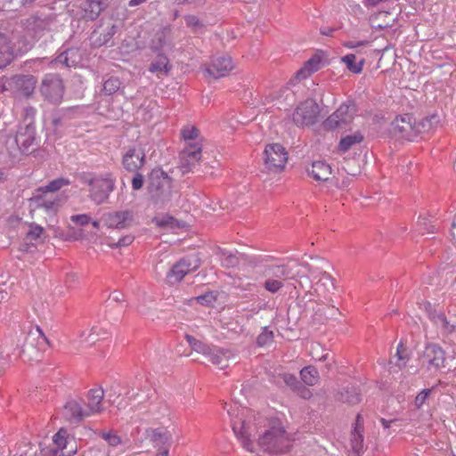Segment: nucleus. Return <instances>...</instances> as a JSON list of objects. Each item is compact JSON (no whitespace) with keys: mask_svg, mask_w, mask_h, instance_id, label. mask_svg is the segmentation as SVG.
Listing matches in <instances>:
<instances>
[{"mask_svg":"<svg viewBox=\"0 0 456 456\" xmlns=\"http://www.w3.org/2000/svg\"><path fill=\"white\" fill-rule=\"evenodd\" d=\"M173 179L160 167L153 168L148 175L147 191L155 206L163 207L172 199Z\"/></svg>","mask_w":456,"mask_h":456,"instance_id":"1","label":"nucleus"},{"mask_svg":"<svg viewBox=\"0 0 456 456\" xmlns=\"http://www.w3.org/2000/svg\"><path fill=\"white\" fill-rule=\"evenodd\" d=\"M260 448L270 454L280 455L289 452L291 441L283 427L273 425L258 438Z\"/></svg>","mask_w":456,"mask_h":456,"instance_id":"2","label":"nucleus"},{"mask_svg":"<svg viewBox=\"0 0 456 456\" xmlns=\"http://www.w3.org/2000/svg\"><path fill=\"white\" fill-rule=\"evenodd\" d=\"M185 338L193 351L201 354L212 364L219 366L221 370L228 366L230 359L228 350L205 344L191 335H186Z\"/></svg>","mask_w":456,"mask_h":456,"instance_id":"3","label":"nucleus"},{"mask_svg":"<svg viewBox=\"0 0 456 456\" xmlns=\"http://www.w3.org/2000/svg\"><path fill=\"white\" fill-rule=\"evenodd\" d=\"M6 149L10 154L19 151L22 154L28 155L35 151L32 148L36 144V126L20 125L14 137L9 136L6 140Z\"/></svg>","mask_w":456,"mask_h":456,"instance_id":"4","label":"nucleus"},{"mask_svg":"<svg viewBox=\"0 0 456 456\" xmlns=\"http://www.w3.org/2000/svg\"><path fill=\"white\" fill-rule=\"evenodd\" d=\"M357 112V106L354 100H347L338 109L329 116L322 123L327 131L346 129L354 120Z\"/></svg>","mask_w":456,"mask_h":456,"instance_id":"5","label":"nucleus"},{"mask_svg":"<svg viewBox=\"0 0 456 456\" xmlns=\"http://www.w3.org/2000/svg\"><path fill=\"white\" fill-rule=\"evenodd\" d=\"M33 42L30 39L21 37L12 45L7 42L6 37L0 34V69L5 68L18 55H22L30 50Z\"/></svg>","mask_w":456,"mask_h":456,"instance_id":"6","label":"nucleus"},{"mask_svg":"<svg viewBox=\"0 0 456 456\" xmlns=\"http://www.w3.org/2000/svg\"><path fill=\"white\" fill-rule=\"evenodd\" d=\"M63 81L59 75L47 74L43 78L39 91L45 100L58 104L61 102L64 94Z\"/></svg>","mask_w":456,"mask_h":456,"instance_id":"7","label":"nucleus"},{"mask_svg":"<svg viewBox=\"0 0 456 456\" xmlns=\"http://www.w3.org/2000/svg\"><path fill=\"white\" fill-rule=\"evenodd\" d=\"M263 154L264 165L269 172L279 173L284 169L288 154L281 144H267Z\"/></svg>","mask_w":456,"mask_h":456,"instance_id":"8","label":"nucleus"},{"mask_svg":"<svg viewBox=\"0 0 456 456\" xmlns=\"http://www.w3.org/2000/svg\"><path fill=\"white\" fill-rule=\"evenodd\" d=\"M319 114V105L315 101L308 99L295 109L292 120L297 126H313L318 121Z\"/></svg>","mask_w":456,"mask_h":456,"instance_id":"9","label":"nucleus"},{"mask_svg":"<svg viewBox=\"0 0 456 456\" xmlns=\"http://www.w3.org/2000/svg\"><path fill=\"white\" fill-rule=\"evenodd\" d=\"M114 189L115 180L110 174H107L104 177H99L89 189V198L96 205H101L108 200Z\"/></svg>","mask_w":456,"mask_h":456,"instance_id":"10","label":"nucleus"},{"mask_svg":"<svg viewBox=\"0 0 456 456\" xmlns=\"http://www.w3.org/2000/svg\"><path fill=\"white\" fill-rule=\"evenodd\" d=\"M53 21V19L51 16L32 15L25 20L24 30L33 39L40 38L45 31L50 30Z\"/></svg>","mask_w":456,"mask_h":456,"instance_id":"11","label":"nucleus"},{"mask_svg":"<svg viewBox=\"0 0 456 456\" xmlns=\"http://www.w3.org/2000/svg\"><path fill=\"white\" fill-rule=\"evenodd\" d=\"M420 360L423 365L427 366V369L431 370H439L444 366L445 362V352L441 346L436 344H429L425 347Z\"/></svg>","mask_w":456,"mask_h":456,"instance_id":"12","label":"nucleus"},{"mask_svg":"<svg viewBox=\"0 0 456 456\" xmlns=\"http://www.w3.org/2000/svg\"><path fill=\"white\" fill-rule=\"evenodd\" d=\"M390 131L395 136L413 141L415 139L413 117L411 114L397 116L391 123Z\"/></svg>","mask_w":456,"mask_h":456,"instance_id":"13","label":"nucleus"},{"mask_svg":"<svg viewBox=\"0 0 456 456\" xmlns=\"http://www.w3.org/2000/svg\"><path fill=\"white\" fill-rule=\"evenodd\" d=\"M134 219V211L130 209L104 214L102 220L109 228L126 229L130 227Z\"/></svg>","mask_w":456,"mask_h":456,"instance_id":"14","label":"nucleus"},{"mask_svg":"<svg viewBox=\"0 0 456 456\" xmlns=\"http://www.w3.org/2000/svg\"><path fill=\"white\" fill-rule=\"evenodd\" d=\"M146 162L144 150L142 148L129 147L122 157V166L127 172H136Z\"/></svg>","mask_w":456,"mask_h":456,"instance_id":"15","label":"nucleus"},{"mask_svg":"<svg viewBox=\"0 0 456 456\" xmlns=\"http://www.w3.org/2000/svg\"><path fill=\"white\" fill-rule=\"evenodd\" d=\"M201 147L197 143H190L181 154V170L183 174L192 171L201 159Z\"/></svg>","mask_w":456,"mask_h":456,"instance_id":"16","label":"nucleus"},{"mask_svg":"<svg viewBox=\"0 0 456 456\" xmlns=\"http://www.w3.org/2000/svg\"><path fill=\"white\" fill-rule=\"evenodd\" d=\"M8 85L24 97H30L37 85V78L32 75L13 76Z\"/></svg>","mask_w":456,"mask_h":456,"instance_id":"17","label":"nucleus"},{"mask_svg":"<svg viewBox=\"0 0 456 456\" xmlns=\"http://www.w3.org/2000/svg\"><path fill=\"white\" fill-rule=\"evenodd\" d=\"M46 236L44 228L36 223L29 224V230L26 233L24 242L20 244V250L24 252H34L37 243H43Z\"/></svg>","mask_w":456,"mask_h":456,"instance_id":"18","label":"nucleus"},{"mask_svg":"<svg viewBox=\"0 0 456 456\" xmlns=\"http://www.w3.org/2000/svg\"><path fill=\"white\" fill-rule=\"evenodd\" d=\"M63 416L71 424H77L90 416V411L83 408L77 400H69L63 407Z\"/></svg>","mask_w":456,"mask_h":456,"instance_id":"19","label":"nucleus"},{"mask_svg":"<svg viewBox=\"0 0 456 456\" xmlns=\"http://www.w3.org/2000/svg\"><path fill=\"white\" fill-rule=\"evenodd\" d=\"M82 60L83 53L79 47H69L61 51L53 61L56 65L76 68Z\"/></svg>","mask_w":456,"mask_h":456,"instance_id":"20","label":"nucleus"},{"mask_svg":"<svg viewBox=\"0 0 456 456\" xmlns=\"http://www.w3.org/2000/svg\"><path fill=\"white\" fill-rule=\"evenodd\" d=\"M232 69V62L230 56L223 55L215 58L210 66L206 69V72L217 79L224 77L225 74Z\"/></svg>","mask_w":456,"mask_h":456,"instance_id":"21","label":"nucleus"},{"mask_svg":"<svg viewBox=\"0 0 456 456\" xmlns=\"http://www.w3.org/2000/svg\"><path fill=\"white\" fill-rule=\"evenodd\" d=\"M265 273L277 280L294 279L299 276V271H295L294 266L289 265H269L265 268Z\"/></svg>","mask_w":456,"mask_h":456,"instance_id":"22","label":"nucleus"},{"mask_svg":"<svg viewBox=\"0 0 456 456\" xmlns=\"http://www.w3.org/2000/svg\"><path fill=\"white\" fill-rule=\"evenodd\" d=\"M108 6V0H86L84 3L85 18L90 20H96L101 12Z\"/></svg>","mask_w":456,"mask_h":456,"instance_id":"23","label":"nucleus"},{"mask_svg":"<svg viewBox=\"0 0 456 456\" xmlns=\"http://www.w3.org/2000/svg\"><path fill=\"white\" fill-rule=\"evenodd\" d=\"M306 171L316 181H327L331 174V167L326 162L318 160L313 162Z\"/></svg>","mask_w":456,"mask_h":456,"instance_id":"24","label":"nucleus"},{"mask_svg":"<svg viewBox=\"0 0 456 456\" xmlns=\"http://www.w3.org/2000/svg\"><path fill=\"white\" fill-rule=\"evenodd\" d=\"M188 265L185 258H181L176 262L167 274V281L169 284H175L183 280L189 273Z\"/></svg>","mask_w":456,"mask_h":456,"instance_id":"25","label":"nucleus"},{"mask_svg":"<svg viewBox=\"0 0 456 456\" xmlns=\"http://www.w3.org/2000/svg\"><path fill=\"white\" fill-rule=\"evenodd\" d=\"M104 391L102 387L89 390L87 395L88 403L86 409L90 411V416L102 411V401Z\"/></svg>","mask_w":456,"mask_h":456,"instance_id":"26","label":"nucleus"},{"mask_svg":"<svg viewBox=\"0 0 456 456\" xmlns=\"http://www.w3.org/2000/svg\"><path fill=\"white\" fill-rule=\"evenodd\" d=\"M321 57L314 55L305 62L304 66L296 72L294 78L290 79L289 84H292L294 80H301L308 77L312 73L319 69Z\"/></svg>","mask_w":456,"mask_h":456,"instance_id":"27","label":"nucleus"},{"mask_svg":"<svg viewBox=\"0 0 456 456\" xmlns=\"http://www.w3.org/2000/svg\"><path fill=\"white\" fill-rule=\"evenodd\" d=\"M337 400L349 405H354L361 402L360 389L354 386L345 387L337 395Z\"/></svg>","mask_w":456,"mask_h":456,"instance_id":"28","label":"nucleus"},{"mask_svg":"<svg viewBox=\"0 0 456 456\" xmlns=\"http://www.w3.org/2000/svg\"><path fill=\"white\" fill-rule=\"evenodd\" d=\"M29 200L32 207L35 208H44L48 214H54L57 211L58 201L47 199L42 193L34 195Z\"/></svg>","mask_w":456,"mask_h":456,"instance_id":"29","label":"nucleus"},{"mask_svg":"<svg viewBox=\"0 0 456 456\" xmlns=\"http://www.w3.org/2000/svg\"><path fill=\"white\" fill-rule=\"evenodd\" d=\"M117 29L118 26L115 24H111L106 28V30H104V32L100 33L99 35L98 31L94 29L91 36L94 45L96 47H101L102 45H108L113 36L116 34Z\"/></svg>","mask_w":456,"mask_h":456,"instance_id":"30","label":"nucleus"},{"mask_svg":"<svg viewBox=\"0 0 456 456\" xmlns=\"http://www.w3.org/2000/svg\"><path fill=\"white\" fill-rule=\"evenodd\" d=\"M146 438L149 439L155 446H161L166 444L170 439V434L162 428H147L145 430Z\"/></svg>","mask_w":456,"mask_h":456,"instance_id":"31","label":"nucleus"},{"mask_svg":"<svg viewBox=\"0 0 456 456\" xmlns=\"http://www.w3.org/2000/svg\"><path fill=\"white\" fill-rule=\"evenodd\" d=\"M438 122L439 117L436 114L426 117L419 120V122H416L415 118H413V128L415 132V138L419 134L422 133H427L429 130H431L435 125L438 124Z\"/></svg>","mask_w":456,"mask_h":456,"instance_id":"32","label":"nucleus"},{"mask_svg":"<svg viewBox=\"0 0 456 456\" xmlns=\"http://www.w3.org/2000/svg\"><path fill=\"white\" fill-rule=\"evenodd\" d=\"M74 108L61 109L53 114L52 124L55 133H58L60 128H62L65 122L71 118V113Z\"/></svg>","mask_w":456,"mask_h":456,"instance_id":"33","label":"nucleus"},{"mask_svg":"<svg viewBox=\"0 0 456 456\" xmlns=\"http://www.w3.org/2000/svg\"><path fill=\"white\" fill-rule=\"evenodd\" d=\"M341 61L346 64L350 72L354 74H360L362 71L365 59L361 58L357 61L355 54L348 53L341 58Z\"/></svg>","mask_w":456,"mask_h":456,"instance_id":"34","label":"nucleus"},{"mask_svg":"<svg viewBox=\"0 0 456 456\" xmlns=\"http://www.w3.org/2000/svg\"><path fill=\"white\" fill-rule=\"evenodd\" d=\"M300 377L305 385L314 386L319 381V372L314 366L304 367L300 371Z\"/></svg>","mask_w":456,"mask_h":456,"instance_id":"35","label":"nucleus"},{"mask_svg":"<svg viewBox=\"0 0 456 456\" xmlns=\"http://www.w3.org/2000/svg\"><path fill=\"white\" fill-rule=\"evenodd\" d=\"M217 255L220 256L221 264L224 267L232 268L240 264L239 257L224 248H218Z\"/></svg>","mask_w":456,"mask_h":456,"instance_id":"36","label":"nucleus"},{"mask_svg":"<svg viewBox=\"0 0 456 456\" xmlns=\"http://www.w3.org/2000/svg\"><path fill=\"white\" fill-rule=\"evenodd\" d=\"M171 66L167 56L159 54L157 60L152 61L149 67L151 72H159L162 74H167L170 70Z\"/></svg>","mask_w":456,"mask_h":456,"instance_id":"37","label":"nucleus"},{"mask_svg":"<svg viewBox=\"0 0 456 456\" xmlns=\"http://www.w3.org/2000/svg\"><path fill=\"white\" fill-rule=\"evenodd\" d=\"M363 141V135L360 132L343 137L338 144L340 151H347L353 145L360 143Z\"/></svg>","mask_w":456,"mask_h":456,"instance_id":"38","label":"nucleus"},{"mask_svg":"<svg viewBox=\"0 0 456 456\" xmlns=\"http://www.w3.org/2000/svg\"><path fill=\"white\" fill-rule=\"evenodd\" d=\"M70 182L69 179L60 177L50 181L45 187H40L37 190V192H54L61 190L62 187L69 185Z\"/></svg>","mask_w":456,"mask_h":456,"instance_id":"39","label":"nucleus"},{"mask_svg":"<svg viewBox=\"0 0 456 456\" xmlns=\"http://www.w3.org/2000/svg\"><path fill=\"white\" fill-rule=\"evenodd\" d=\"M169 32V28H164L156 33L151 45V48L154 52H159L163 48V46L166 45L167 37Z\"/></svg>","mask_w":456,"mask_h":456,"instance_id":"40","label":"nucleus"},{"mask_svg":"<svg viewBox=\"0 0 456 456\" xmlns=\"http://www.w3.org/2000/svg\"><path fill=\"white\" fill-rule=\"evenodd\" d=\"M153 222L156 224V225L162 228H179L183 225L182 222L178 221L171 216H166L161 218L155 217Z\"/></svg>","mask_w":456,"mask_h":456,"instance_id":"41","label":"nucleus"},{"mask_svg":"<svg viewBox=\"0 0 456 456\" xmlns=\"http://www.w3.org/2000/svg\"><path fill=\"white\" fill-rule=\"evenodd\" d=\"M121 82L117 77H110L103 83L102 92L106 95H111L120 88Z\"/></svg>","mask_w":456,"mask_h":456,"instance_id":"42","label":"nucleus"},{"mask_svg":"<svg viewBox=\"0 0 456 456\" xmlns=\"http://www.w3.org/2000/svg\"><path fill=\"white\" fill-rule=\"evenodd\" d=\"M436 389V386L430 388L422 389L415 397L414 405L416 409L419 410L426 403L431 394Z\"/></svg>","mask_w":456,"mask_h":456,"instance_id":"43","label":"nucleus"},{"mask_svg":"<svg viewBox=\"0 0 456 456\" xmlns=\"http://www.w3.org/2000/svg\"><path fill=\"white\" fill-rule=\"evenodd\" d=\"M363 431L353 430L351 433V444L354 452L359 453L363 447Z\"/></svg>","mask_w":456,"mask_h":456,"instance_id":"44","label":"nucleus"},{"mask_svg":"<svg viewBox=\"0 0 456 456\" xmlns=\"http://www.w3.org/2000/svg\"><path fill=\"white\" fill-rule=\"evenodd\" d=\"M37 334L49 344V341L47 340L46 337L43 333L42 330L38 326H37L35 331H33V330L28 331V337L26 338V342L21 346L20 353H25L28 349V346L33 347V344L31 342H28V340H30L32 338H34Z\"/></svg>","mask_w":456,"mask_h":456,"instance_id":"45","label":"nucleus"},{"mask_svg":"<svg viewBox=\"0 0 456 456\" xmlns=\"http://www.w3.org/2000/svg\"><path fill=\"white\" fill-rule=\"evenodd\" d=\"M317 285L322 286L328 291L335 289L333 278L326 272L321 273L320 278L317 281Z\"/></svg>","mask_w":456,"mask_h":456,"instance_id":"46","label":"nucleus"},{"mask_svg":"<svg viewBox=\"0 0 456 456\" xmlns=\"http://www.w3.org/2000/svg\"><path fill=\"white\" fill-rule=\"evenodd\" d=\"M232 429H233L234 433L236 434V436L241 440L243 447L245 449H247L248 451L252 452L253 451L252 442L249 439L246 431L244 430V425H242L241 430L240 432L237 431L235 425L232 426Z\"/></svg>","mask_w":456,"mask_h":456,"instance_id":"47","label":"nucleus"},{"mask_svg":"<svg viewBox=\"0 0 456 456\" xmlns=\"http://www.w3.org/2000/svg\"><path fill=\"white\" fill-rule=\"evenodd\" d=\"M283 287V282L277 279H273L268 276V278L264 282V288L271 292L276 293Z\"/></svg>","mask_w":456,"mask_h":456,"instance_id":"48","label":"nucleus"},{"mask_svg":"<svg viewBox=\"0 0 456 456\" xmlns=\"http://www.w3.org/2000/svg\"><path fill=\"white\" fill-rule=\"evenodd\" d=\"M438 319H439V324L437 326L441 327L444 333L452 334L455 331V330H456V322H451L450 320H448L445 317L444 314L443 316L439 317Z\"/></svg>","mask_w":456,"mask_h":456,"instance_id":"49","label":"nucleus"},{"mask_svg":"<svg viewBox=\"0 0 456 456\" xmlns=\"http://www.w3.org/2000/svg\"><path fill=\"white\" fill-rule=\"evenodd\" d=\"M273 332L272 330H268L266 327L263 329V331L256 338V343L259 346H264L268 345L273 341Z\"/></svg>","mask_w":456,"mask_h":456,"instance_id":"50","label":"nucleus"},{"mask_svg":"<svg viewBox=\"0 0 456 456\" xmlns=\"http://www.w3.org/2000/svg\"><path fill=\"white\" fill-rule=\"evenodd\" d=\"M282 379L284 383L289 387L294 392L300 387L302 382L297 379V377L293 374L285 373L282 375Z\"/></svg>","mask_w":456,"mask_h":456,"instance_id":"51","label":"nucleus"},{"mask_svg":"<svg viewBox=\"0 0 456 456\" xmlns=\"http://www.w3.org/2000/svg\"><path fill=\"white\" fill-rule=\"evenodd\" d=\"M196 301L202 305H210L216 300V296L213 291H208L205 294L198 296Z\"/></svg>","mask_w":456,"mask_h":456,"instance_id":"52","label":"nucleus"},{"mask_svg":"<svg viewBox=\"0 0 456 456\" xmlns=\"http://www.w3.org/2000/svg\"><path fill=\"white\" fill-rule=\"evenodd\" d=\"M425 305V310L428 314V318L436 324V325H438L439 324V317L443 316L444 314L443 313H438L436 312V309H433L432 307V305L429 303V302H426L424 304Z\"/></svg>","mask_w":456,"mask_h":456,"instance_id":"53","label":"nucleus"},{"mask_svg":"<svg viewBox=\"0 0 456 456\" xmlns=\"http://www.w3.org/2000/svg\"><path fill=\"white\" fill-rule=\"evenodd\" d=\"M37 110L34 107L28 106L24 110V119L22 125L35 126V116Z\"/></svg>","mask_w":456,"mask_h":456,"instance_id":"54","label":"nucleus"},{"mask_svg":"<svg viewBox=\"0 0 456 456\" xmlns=\"http://www.w3.org/2000/svg\"><path fill=\"white\" fill-rule=\"evenodd\" d=\"M100 436L110 446H117L121 444V438L118 435L111 434L110 432H101Z\"/></svg>","mask_w":456,"mask_h":456,"instance_id":"55","label":"nucleus"},{"mask_svg":"<svg viewBox=\"0 0 456 456\" xmlns=\"http://www.w3.org/2000/svg\"><path fill=\"white\" fill-rule=\"evenodd\" d=\"M182 135L184 140H194L199 135V130L195 126H187L182 130Z\"/></svg>","mask_w":456,"mask_h":456,"instance_id":"56","label":"nucleus"},{"mask_svg":"<svg viewBox=\"0 0 456 456\" xmlns=\"http://www.w3.org/2000/svg\"><path fill=\"white\" fill-rule=\"evenodd\" d=\"M134 176L132 178V181H131L132 188L134 191H139L143 186L144 176L141 173H139L138 171L134 172Z\"/></svg>","mask_w":456,"mask_h":456,"instance_id":"57","label":"nucleus"},{"mask_svg":"<svg viewBox=\"0 0 456 456\" xmlns=\"http://www.w3.org/2000/svg\"><path fill=\"white\" fill-rule=\"evenodd\" d=\"M70 220L80 226H85L88 224L91 221V217L86 214L74 215L71 216Z\"/></svg>","mask_w":456,"mask_h":456,"instance_id":"58","label":"nucleus"},{"mask_svg":"<svg viewBox=\"0 0 456 456\" xmlns=\"http://www.w3.org/2000/svg\"><path fill=\"white\" fill-rule=\"evenodd\" d=\"M78 178L82 183H86L92 188L99 177H96L91 173L83 172L78 175Z\"/></svg>","mask_w":456,"mask_h":456,"instance_id":"59","label":"nucleus"},{"mask_svg":"<svg viewBox=\"0 0 456 456\" xmlns=\"http://www.w3.org/2000/svg\"><path fill=\"white\" fill-rule=\"evenodd\" d=\"M134 236L126 235L120 238L116 243H112L111 248H120L130 245L134 241Z\"/></svg>","mask_w":456,"mask_h":456,"instance_id":"60","label":"nucleus"},{"mask_svg":"<svg viewBox=\"0 0 456 456\" xmlns=\"http://www.w3.org/2000/svg\"><path fill=\"white\" fill-rule=\"evenodd\" d=\"M188 265L189 272L196 271L200 265V259L198 256L184 257Z\"/></svg>","mask_w":456,"mask_h":456,"instance_id":"61","label":"nucleus"},{"mask_svg":"<svg viewBox=\"0 0 456 456\" xmlns=\"http://www.w3.org/2000/svg\"><path fill=\"white\" fill-rule=\"evenodd\" d=\"M296 393L304 399H309L313 395L311 390L307 388L304 384L300 385Z\"/></svg>","mask_w":456,"mask_h":456,"instance_id":"62","label":"nucleus"},{"mask_svg":"<svg viewBox=\"0 0 456 456\" xmlns=\"http://www.w3.org/2000/svg\"><path fill=\"white\" fill-rule=\"evenodd\" d=\"M318 360L322 361V362H329L326 365V368L328 370H330L331 368L332 364L335 363L334 357H330L329 354H324L319 356Z\"/></svg>","mask_w":456,"mask_h":456,"instance_id":"63","label":"nucleus"},{"mask_svg":"<svg viewBox=\"0 0 456 456\" xmlns=\"http://www.w3.org/2000/svg\"><path fill=\"white\" fill-rule=\"evenodd\" d=\"M353 430L363 431V418L358 413L355 419V423Z\"/></svg>","mask_w":456,"mask_h":456,"instance_id":"64","label":"nucleus"}]
</instances>
